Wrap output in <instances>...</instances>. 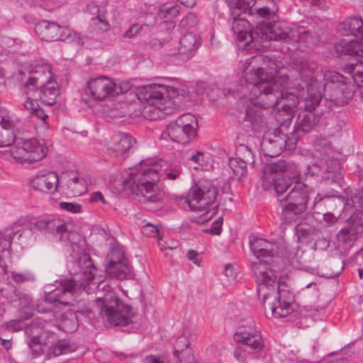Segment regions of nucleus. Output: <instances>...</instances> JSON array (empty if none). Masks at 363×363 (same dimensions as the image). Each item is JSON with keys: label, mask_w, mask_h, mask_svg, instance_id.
Instances as JSON below:
<instances>
[{"label": "nucleus", "mask_w": 363, "mask_h": 363, "mask_svg": "<svg viewBox=\"0 0 363 363\" xmlns=\"http://www.w3.org/2000/svg\"><path fill=\"white\" fill-rule=\"evenodd\" d=\"M316 146L320 152V157L307 166L303 176L296 172V165L287 163L285 160H279L264 166L262 186L266 191H275L280 206L285 201L286 198L282 196L291 185V179H307L309 176L320 178L325 185H331V193L325 196V198L334 196V193L337 192L335 188L340 186L342 181L340 164L334 157L335 152L331 143L325 139H320L316 141Z\"/></svg>", "instance_id": "nucleus-1"}, {"label": "nucleus", "mask_w": 363, "mask_h": 363, "mask_svg": "<svg viewBox=\"0 0 363 363\" xmlns=\"http://www.w3.org/2000/svg\"><path fill=\"white\" fill-rule=\"evenodd\" d=\"M252 60L257 62L262 60L264 62L267 61L268 73L270 74L269 77L264 71L265 68H255L254 66L249 72H246V80L251 83H256L251 89L255 103L261 104L264 108H274L279 104H282L283 109L291 110L295 108L301 98V86L298 85V83L301 82L300 79H296L291 91L284 93L281 84L272 79L273 75L278 73L275 62L269 60V57L262 56L253 57Z\"/></svg>", "instance_id": "nucleus-2"}, {"label": "nucleus", "mask_w": 363, "mask_h": 363, "mask_svg": "<svg viewBox=\"0 0 363 363\" xmlns=\"http://www.w3.org/2000/svg\"><path fill=\"white\" fill-rule=\"evenodd\" d=\"M253 269L257 283V295L265 312L269 311L278 318L291 314L294 311L293 299L286 279L261 263L256 264Z\"/></svg>", "instance_id": "nucleus-3"}, {"label": "nucleus", "mask_w": 363, "mask_h": 363, "mask_svg": "<svg viewBox=\"0 0 363 363\" xmlns=\"http://www.w3.org/2000/svg\"><path fill=\"white\" fill-rule=\"evenodd\" d=\"M130 174V179L133 181L136 194H141L147 201L156 202L160 199L161 193L156 183L164 176L170 180L178 179L182 172L179 164H170L167 162L159 160H143L135 169Z\"/></svg>", "instance_id": "nucleus-4"}, {"label": "nucleus", "mask_w": 363, "mask_h": 363, "mask_svg": "<svg viewBox=\"0 0 363 363\" xmlns=\"http://www.w3.org/2000/svg\"><path fill=\"white\" fill-rule=\"evenodd\" d=\"M92 311L103 317L114 326H125L131 322L133 315L132 308L119 301L118 298L109 286L104 294L98 296L93 303Z\"/></svg>", "instance_id": "nucleus-5"}, {"label": "nucleus", "mask_w": 363, "mask_h": 363, "mask_svg": "<svg viewBox=\"0 0 363 363\" xmlns=\"http://www.w3.org/2000/svg\"><path fill=\"white\" fill-rule=\"evenodd\" d=\"M301 83L300 96L303 99L305 111H313L323 96L321 85L318 80V73L315 71V65L302 62L298 68Z\"/></svg>", "instance_id": "nucleus-6"}, {"label": "nucleus", "mask_w": 363, "mask_h": 363, "mask_svg": "<svg viewBox=\"0 0 363 363\" xmlns=\"http://www.w3.org/2000/svg\"><path fill=\"white\" fill-rule=\"evenodd\" d=\"M218 194V189L209 182L204 181L192 186L186 196L178 197L184 199L190 211L203 212L202 216L203 220L210 219L215 213L209 207L214 204Z\"/></svg>", "instance_id": "nucleus-7"}, {"label": "nucleus", "mask_w": 363, "mask_h": 363, "mask_svg": "<svg viewBox=\"0 0 363 363\" xmlns=\"http://www.w3.org/2000/svg\"><path fill=\"white\" fill-rule=\"evenodd\" d=\"M291 190L284 196L285 201L281 204V218L286 222H291L303 213L307 208L310 194L313 190L298 180Z\"/></svg>", "instance_id": "nucleus-8"}, {"label": "nucleus", "mask_w": 363, "mask_h": 363, "mask_svg": "<svg viewBox=\"0 0 363 363\" xmlns=\"http://www.w3.org/2000/svg\"><path fill=\"white\" fill-rule=\"evenodd\" d=\"M249 70L248 67L244 70L243 79L240 80V88L237 89L235 94L238 97L248 98L250 104L246 108L244 121L250 124L254 131H261L267 127V121L262 113V108L268 109L269 108H264L261 104L255 103V100L253 99L251 89L256 83H251L246 80V72Z\"/></svg>", "instance_id": "nucleus-9"}, {"label": "nucleus", "mask_w": 363, "mask_h": 363, "mask_svg": "<svg viewBox=\"0 0 363 363\" xmlns=\"http://www.w3.org/2000/svg\"><path fill=\"white\" fill-rule=\"evenodd\" d=\"M167 89L164 86L157 84H147L138 87L137 96L143 103H147L143 108V113L146 118L150 120L155 119L159 116L157 111H164L169 101H167Z\"/></svg>", "instance_id": "nucleus-10"}, {"label": "nucleus", "mask_w": 363, "mask_h": 363, "mask_svg": "<svg viewBox=\"0 0 363 363\" xmlns=\"http://www.w3.org/2000/svg\"><path fill=\"white\" fill-rule=\"evenodd\" d=\"M323 79V91L326 100L337 106H343L352 99L353 92L345 82L344 76L335 71H328L324 73Z\"/></svg>", "instance_id": "nucleus-11"}, {"label": "nucleus", "mask_w": 363, "mask_h": 363, "mask_svg": "<svg viewBox=\"0 0 363 363\" xmlns=\"http://www.w3.org/2000/svg\"><path fill=\"white\" fill-rule=\"evenodd\" d=\"M72 274H78L82 272V284L84 290H94L95 289H105L106 286L104 284V277L99 274V269L95 266L90 255L84 251L81 252L76 260L73 262V267L70 268ZM100 292V290H99Z\"/></svg>", "instance_id": "nucleus-12"}, {"label": "nucleus", "mask_w": 363, "mask_h": 363, "mask_svg": "<svg viewBox=\"0 0 363 363\" xmlns=\"http://www.w3.org/2000/svg\"><path fill=\"white\" fill-rule=\"evenodd\" d=\"M234 339L247 354L260 352L264 346L261 333L256 328V324L251 318L242 321L234 335Z\"/></svg>", "instance_id": "nucleus-13"}, {"label": "nucleus", "mask_w": 363, "mask_h": 363, "mask_svg": "<svg viewBox=\"0 0 363 363\" xmlns=\"http://www.w3.org/2000/svg\"><path fill=\"white\" fill-rule=\"evenodd\" d=\"M47 152L48 147L35 138H17L11 150L13 158L20 163L40 161L46 156Z\"/></svg>", "instance_id": "nucleus-14"}, {"label": "nucleus", "mask_w": 363, "mask_h": 363, "mask_svg": "<svg viewBox=\"0 0 363 363\" xmlns=\"http://www.w3.org/2000/svg\"><path fill=\"white\" fill-rule=\"evenodd\" d=\"M22 329H25V334L27 336L26 342L33 357H38L43 353L47 346L39 335V328L35 323H32L29 325H26L21 319L11 320L1 325L0 333L3 334L6 331L17 332Z\"/></svg>", "instance_id": "nucleus-15"}, {"label": "nucleus", "mask_w": 363, "mask_h": 363, "mask_svg": "<svg viewBox=\"0 0 363 363\" xmlns=\"http://www.w3.org/2000/svg\"><path fill=\"white\" fill-rule=\"evenodd\" d=\"M35 32L39 38L45 41H65L69 40L77 45H82L83 40L79 33L65 26L46 20L37 23Z\"/></svg>", "instance_id": "nucleus-16"}, {"label": "nucleus", "mask_w": 363, "mask_h": 363, "mask_svg": "<svg viewBox=\"0 0 363 363\" xmlns=\"http://www.w3.org/2000/svg\"><path fill=\"white\" fill-rule=\"evenodd\" d=\"M197 127L196 117L191 113H185L181 115L174 122L170 123L167 130L169 137L173 141L186 144L196 138Z\"/></svg>", "instance_id": "nucleus-17"}, {"label": "nucleus", "mask_w": 363, "mask_h": 363, "mask_svg": "<svg viewBox=\"0 0 363 363\" xmlns=\"http://www.w3.org/2000/svg\"><path fill=\"white\" fill-rule=\"evenodd\" d=\"M296 143V136H289L281 131H276L264 137L261 148L265 156L274 157L279 155L284 149H294Z\"/></svg>", "instance_id": "nucleus-18"}, {"label": "nucleus", "mask_w": 363, "mask_h": 363, "mask_svg": "<svg viewBox=\"0 0 363 363\" xmlns=\"http://www.w3.org/2000/svg\"><path fill=\"white\" fill-rule=\"evenodd\" d=\"M85 92L94 100L104 101L118 95L122 93V90L113 79L101 76L90 79L86 83Z\"/></svg>", "instance_id": "nucleus-19"}, {"label": "nucleus", "mask_w": 363, "mask_h": 363, "mask_svg": "<svg viewBox=\"0 0 363 363\" xmlns=\"http://www.w3.org/2000/svg\"><path fill=\"white\" fill-rule=\"evenodd\" d=\"M228 6L230 9V11L233 15V18L234 19L231 30L233 33V35L235 39L236 40L238 47L242 49H247L248 46L252 43L253 36L250 30V23L247 21L239 18H237L236 16H239L242 13L245 12L248 6L247 2H245V9L240 11L238 13V8H235L234 9L230 7L228 2L226 1Z\"/></svg>", "instance_id": "nucleus-20"}, {"label": "nucleus", "mask_w": 363, "mask_h": 363, "mask_svg": "<svg viewBox=\"0 0 363 363\" xmlns=\"http://www.w3.org/2000/svg\"><path fill=\"white\" fill-rule=\"evenodd\" d=\"M259 30L260 38L263 39L283 41L292 44L295 28H291L284 21L262 24L259 26Z\"/></svg>", "instance_id": "nucleus-21"}, {"label": "nucleus", "mask_w": 363, "mask_h": 363, "mask_svg": "<svg viewBox=\"0 0 363 363\" xmlns=\"http://www.w3.org/2000/svg\"><path fill=\"white\" fill-rule=\"evenodd\" d=\"M76 286L77 282L73 279H60L57 288L52 291L46 300L56 303L57 306H74Z\"/></svg>", "instance_id": "nucleus-22"}, {"label": "nucleus", "mask_w": 363, "mask_h": 363, "mask_svg": "<svg viewBox=\"0 0 363 363\" xmlns=\"http://www.w3.org/2000/svg\"><path fill=\"white\" fill-rule=\"evenodd\" d=\"M320 119L321 115L314 111H300L296 118L294 130L291 133V136H296L298 140L299 137L315 130L319 124Z\"/></svg>", "instance_id": "nucleus-23"}, {"label": "nucleus", "mask_w": 363, "mask_h": 363, "mask_svg": "<svg viewBox=\"0 0 363 363\" xmlns=\"http://www.w3.org/2000/svg\"><path fill=\"white\" fill-rule=\"evenodd\" d=\"M251 251L256 256L257 261L253 262L252 264V270L254 272V267L257 263H261L264 265L268 269L266 262H268L267 259L274 257L277 252V245L275 242H269L267 240L254 238L250 242Z\"/></svg>", "instance_id": "nucleus-24"}, {"label": "nucleus", "mask_w": 363, "mask_h": 363, "mask_svg": "<svg viewBox=\"0 0 363 363\" xmlns=\"http://www.w3.org/2000/svg\"><path fill=\"white\" fill-rule=\"evenodd\" d=\"M59 183L57 174L51 171L43 170L30 179V186L35 191L46 193L55 190Z\"/></svg>", "instance_id": "nucleus-25"}, {"label": "nucleus", "mask_w": 363, "mask_h": 363, "mask_svg": "<svg viewBox=\"0 0 363 363\" xmlns=\"http://www.w3.org/2000/svg\"><path fill=\"white\" fill-rule=\"evenodd\" d=\"M35 228L52 235H60V240H69L70 233L67 228L65 222L60 218L41 219L35 223Z\"/></svg>", "instance_id": "nucleus-26"}, {"label": "nucleus", "mask_w": 363, "mask_h": 363, "mask_svg": "<svg viewBox=\"0 0 363 363\" xmlns=\"http://www.w3.org/2000/svg\"><path fill=\"white\" fill-rule=\"evenodd\" d=\"M51 67L49 65H42L33 69L25 83L26 87L33 86V89L41 87L53 81Z\"/></svg>", "instance_id": "nucleus-27"}, {"label": "nucleus", "mask_w": 363, "mask_h": 363, "mask_svg": "<svg viewBox=\"0 0 363 363\" xmlns=\"http://www.w3.org/2000/svg\"><path fill=\"white\" fill-rule=\"evenodd\" d=\"M61 180L64 183L67 194L73 196L82 195L86 191L84 180L76 172L63 173L61 176Z\"/></svg>", "instance_id": "nucleus-28"}, {"label": "nucleus", "mask_w": 363, "mask_h": 363, "mask_svg": "<svg viewBox=\"0 0 363 363\" xmlns=\"http://www.w3.org/2000/svg\"><path fill=\"white\" fill-rule=\"evenodd\" d=\"M21 226V224L18 222L13 223L10 228L6 229L5 232H0V252H4L8 247H10L11 240L14 238V237L19 233L18 238H21L22 235L21 230L18 229V227ZM0 268L1 269V272L4 274H7V266L2 258V256L0 255Z\"/></svg>", "instance_id": "nucleus-29"}, {"label": "nucleus", "mask_w": 363, "mask_h": 363, "mask_svg": "<svg viewBox=\"0 0 363 363\" xmlns=\"http://www.w3.org/2000/svg\"><path fill=\"white\" fill-rule=\"evenodd\" d=\"M294 33L292 48L287 47L288 50H298L301 45L311 48L319 42V38L316 35L302 28H295Z\"/></svg>", "instance_id": "nucleus-30"}, {"label": "nucleus", "mask_w": 363, "mask_h": 363, "mask_svg": "<svg viewBox=\"0 0 363 363\" xmlns=\"http://www.w3.org/2000/svg\"><path fill=\"white\" fill-rule=\"evenodd\" d=\"M200 46V42L197 40L196 34L187 33L184 34L179 41L178 55L183 60H188L195 54Z\"/></svg>", "instance_id": "nucleus-31"}, {"label": "nucleus", "mask_w": 363, "mask_h": 363, "mask_svg": "<svg viewBox=\"0 0 363 363\" xmlns=\"http://www.w3.org/2000/svg\"><path fill=\"white\" fill-rule=\"evenodd\" d=\"M135 140L128 134L119 133L113 137L112 145L108 148L110 154L121 156L128 151L135 143Z\"/></svg>", "instance_id": "nucleus-32"}, {"label": "nucleus", "mask_w": 363, "mask_h": 363, "mask_svg": "<svg viewBox=\"0 0 363 363\" xmlns=\"http://www.w3.org/2000/svg\"><path fill=\"white\" fill-rule=\"evenodd\" d=\"M341 30L345 35H353L363 41V20L360 17H350L342 25Z\"/></svg>", "instance_id": "nucleus-33"}, {"label": "nucleus", "mask_w": 363, "mask_h": 363, "mask_svg": "<svg viewBox=\"0 0 363 363\" xmlns=\"http://www.w3.org/2000/svg\"><path fill=\"white\" fill-rule=\"evenodd\" d=\"M0 291L2 296H4L7 299H10V302L13 306L16 307L19 311L24 309L30 311L33 307L32 298L28 294L20 293L18 295L16 294V298L12 299L11 297L9 298L7 294L4 293V289H0ZM26 316L24 319H28L32 315L30 311L26 312Z\"/></svg>", "instance_id": "nucleus-34"}, {"label": "nucleus", "mask_w": 363, "mask_h": 363, "mask_svg": "<svg viewBox=\"0 0 363 363\" xmlns=\"http://www.w3.org/2000/svg\"><path fill=\"white\" fill-rule=\"evenodd\" d=\"M40 88V99L42 103L47 106L55 104L60 94L59 86L57 82L53 80Z\"/></svg>", "instance_id": "nucleus-35"}, {"label": "nucleus", "mask_w": 363, "mask_h": 363, "mask_svg": "<svg viewBox=\"0 0 363 363\" xmlns=\"http://www.w3.org/2000/svg\"><path fill=\"white\" fill-rule=\"evenodd\" d=\"M75 349V345L70 344L69 341L66 340H60L49 348L48 359H50L52 357H57L61 354L72 352L74 351Z\"/></svg>", "instance_id": "nucleus-36"}, {"label": "nucleus", "mask_w": 363, "mask_h": 363, "mask_svg": "<svg viewBox=\"0 0 363 363\" xmlns=\"http://www.w3.org/2000/svg\"><path fill=\"white\" fill-rule=\"evenodd\" d=\"M79 327V321L77 314L73 311L65 313L60 322L61 330L67 333L74 332Z\"/></svg>", "instance_id": "nucleus-37"}, {"label": "nucleus", "mask_w": 363, "mask_h": 363, "mask_svg": "<svg viewBox=\"0 0 363 363\" xmlns=\"http://www.w3.org/2000/svg\"><path fill=\"white\" fill-rule=\"evenodd\" d=\"M357 231L354 226L350 225L342 228L337 235V241L347 247H350L357 240Z\"/></svg>", "instance_id": "nucleus-38"}, {"label": "nucleus", "mask_w": 363, "mask_h": 363, "mask_svg": "<svg viewBox=\"0 0 363 363\" xmlns=\"http://www.w3.org/2000/svg\"><path fill=\"white\" fill-rule=\"evenodd\" d=\"M345 72L348 73L354 84L358 87L363 86V62L359 61L355 64H351L345 68Z\"/></svg>", "instance_id": "nucleus-39"}, {"label": "nucleus", "mask_w": 363, "mask_h": 363, "mask_svg": "<svg viewBox=\"0 0 363 363\" xmlns=\"http://www.w3.org/2000/svg\"><path fill=\"white\" fill-rule=\"evenodd\" d=\"M23 106L32 116H35L37 118L45 122L48 118V115L45 111L40 107L37 101L28 98L23 104Z\"/></svg>", "instance_id": "nucleus-40"}, {"label": "nucleus", "mask_w": 363, "mask_h": 363, "mask_svg": "<svg viewBox=\"0 0 363 363\" xmlns=\"http://www.w3.org/2000/svg\"><path fill=\"white\" fill-rule=\"evenodd\" d=\"M228 164L236 179L240 182L242 181L247 172V164L235 158H230Z\"/></svg>", "instance_id": "nucleus-41"}, {"label": "nucleus", "mask_w": 363, "mask_h": 363, "mask_svg": "<svg viewBox=\"0 0 363 363\" xmlns=\"http://www.w3.org/2000/svg\"><path fill=\"white\" fill-rule=\"evenodd\" d=\"M106 270L109 274H111L116 278L121 280L126 279L131 273V269L128 261L125 262H121L115 267H113L111 269H106Z\"/></svg>", "instance_id": "nucleus-42"}, {"label": "nucleus", "mask_w": 363, "mask_h": 363, "mask_svg": "<svg viewBox=\"0 0 363 363\" xmlns=\"http://www.w3.org/2000/svg\"><path fill=\"white\" fill-rule=\"evenodd\" d=\"M11 278L16 284H23L27 282H33L35 281L34 273L29 270L18 272L13 270L10 272Z\"/></svg>", "instance_id": "nucleus-43"}, {"label": "nucleus", "mask_w": 363, "mask_h": 363, "mask_svg": "<svg viewBox=\"0 0 363 363\" xmlns=\"http://www.w3.org/2000/svg\"><path fill=\"white\" fill-rule=\"evenodd\" d=\"M235 159L243 161L245 164H252L254 162V156L252 150L245 145H240L236 149Z\"/></svg>", "instance_id": "nucleus-44"}, {"label": "nucleus", "mask_w": 363, "mask_h": 363, "mask_svg": "<svg viewBox=\"0 0 363 363\" xmlns=\"http://www.w3.org/2000/svg\"><path fill=\"white\" fill-rule=\"evenodd\" d=\"M108 256L110 260L107 264L106 269H111L113 267H115L121 262H125L128 261L125 257L123 250L119 248H113Z\"/></svg>", "instance_id": "nucleus-45"}, {"label": "nucleus", "mask_w": 363, "mask_h": 363, "mask_svg": "<svg viewBox=\"0 0 363 363\" xmlns=\"http://www.w3.org/2000/svg\"><path fill=\"white\" fill-rule=\"evenodd\" d=\"M13 128H0V147H7L13 143H15L16 138L13 134Z\"/></svg>", "instance_id": "nucleus-46"}, {"label": "nucleus", "mask_w": 363, "mask_h": 363, "mask_svg": "<svg viewBox=\"0 0 363 363\" xmlns=\"http://www.w3.org/2000/svg\"><path fill=\"white\" fill-rule=\"evenodd\" d=\"M179 13V7L178 5H169L165 4L158 10V16L161 18H171L177 16Z\"/></svg>", "instance_id": "nucleus-47"}, {"label": "nucleus", "mask_w": 363, "mask_h": 363, "mask_svg": "<svg viewBox=\"0 0 363 363\" xmlns=\"http://www.w3.org/2000/svg\"><path fill=\"white\" fill-rule=\"evenodd\" d=\"M189 341L185 336L179 337L174 345V356L184 353L186 348H190Z\"/></svg>", "instance_id": "nucleus-48"}, {"label": "nucleus", "mask_w": 363, "mask_h": 363, "mask_svg": "<svg viewBox=\"0 0 363 363\" xmlns=\"http://www.w3.org/2000/svg\"><path fill=\"white\" fill-rule=\"evenodd\" d=\"M269 4L271 6L268 5L257 9L259 16L267 18L274 13V11L276 10L275 3L272 0H270Z\"/></svg>", "instance_id": "nucleus-49"}, {"label": "nucleus", "mask_w": 363, "mask_h": 363, "mask_svg": "<svg viewBox=\"0 0 363 363\" xmlns=\"http://www.w3.org/2000/svg\"><path fill=\"white\" fill-rule=\"evenodd\" d=\"M59 206L61 209L74 213H79L82 210V206L76 203L60 202Z\"/></svg>", "instance_id": "nucleus-50"}, {"label": "nucleus", "mask_w": 363, "mask_h": 363, "mask_svg": "<svg viewBox=\"0 0 363 363\" xmlns=\"http://www.w3.org/2000/svg\"><path fill=\"white\" fill-rule=\"evenodd\" d=\"M143 233L150 237H157L159 239L161 237L158 228L151 223H147L143 226Z\"/></svg>", "instance_id": "nucleus-51"}, {"label": "nucleus", "mask_w": 363, "mask_h": 363, "mask_svg": "<svg viewBox=\"0 0 363 363\" xmlns=\"http://www.w3.org/2000/svg\"><path fill=\"white\" fill-rule=\"evenodd\" d=\"M13 128V121L10 120V117L6 111H0V128Z\"/></svg>", "instance_id": "nucleus-52"}, {"label": "nucleus", "mask_w": 363, "mask_h": 363, "mask_svg": "<svg viewBox=\"0 0 363 363\" xmlns=\"http://www.w3.org/2000/svg\"><path fill=\"white\" fill-rule=\"evenodd\" d=\"M158 245L162 251H164L166 250H174L177 249L178 243L174 240H172L170 242H164L163 241L162 238L160 237Z\"/></svg>", "instance_id": "nucleus-53"}, {"label": "nucleus", "mask_w": 363, "mask_h": 363, "mask_svg": "<svg viewBox=\"0 0 363 363\" xmlns=\"http://www.w3.org/2000/svg\"><path fill=\"white\" fill-rule=\"evenodd\" d=\"M141 28H142V26H139L138 24H133V25H132L128 28V30H127L123 33V38H129V39L133 38L134 36H135L139 33V31L141 30Z\"/></svg>", "instance_id": "nucleus-54"}, {"label": "nucleus", "mask_w": 363, "mask_h": 363, "mask_svg": "<svg viewBox=\"0 0 363 363\" xmlns=\"http://www.w3.org/2000/svg\"><path fill=\"white\" fill-rule=\"evenodd\" d=\"M338 218L332 213H325L323 214V222L325 223V226L328 227L335 225L337 221Z\"/></svg>", "instance_id": "nucleus-55"}, {"label": "nucleus", "mask_w": 363, "mask_h": 363, "mask_svg": "<svg viewBox=\"0 0 363 363\" xmlns=\"http://www.w3.org/2000/svg\"><path fill=\"white\" fill-rule=\"evenodd\" d=\"M145 363H169L164 356L148 355L145 358Z\"/></svg>", "instance_id": "nucleus-56"}, {"label": "nucleus", "mask_w": 363, "mask_h": 363, "mask_svg": "<svg viewBox=\"0 0 363 363\" xmlns=\"http://www.w3.org/2000/svg\"><path fill=\"white\" fill-rule=\"evenodd\" d=\"M196 23V16L193 13H190L186 16L181 21V24L182 26H187L189 27L194 26Z\"/></svg>", "instance_id": "nucleus-57"}, {"label": "nucleus", "mask_w": 363, "mask_h": 363, "mask_svg": "<svg viewBox=\"0 0 363 363\" xmlns=\"http://www.w3.org/2000/svg\"><path fill=\"white\" fill-rule=\"evenodd\" d=\"M203 154L201 152L197 151L195 154L191 155L188 160L196 164H201L203 162Z\"/></svg>", "instance_id": "nucleus-58"}, {"label": "nucleus", "mask_w": 363, "mask_h": 363, "mask_svg": "<svg viewBox=\"0 0 363 363\" xmlns=\"http://www.w3.org/2000/svg\"><path fill=\"white\" fill-rule=\"evenodd\" d=\"M93 21H95V25L100 23L101 26L100 27L101 30L106 31L109 29V24L107 21L102 19L99 16H98L96 18H93Z\"/></svg>", "instance_id": "nucleus-59"}, {"label": "nucleus", "mask_w": 363, "mask_h": 363, "mask_svg": "<svg viewBox=\"0 0 363 363\" xmlns=\"http://www.w3.org/2000/svg\"><path fill=\"white\" fill-rule=\"evenodd\" d=\"M245 350L242 349V346H240L236 348L234 351V357L239 362H242L245 359Z\"/></svg>", "instance_id": "nucleus-60"}, {"label": "nucleus", "mask_w": 363, "mask_h": 363, "mask_svg": "<svg viewBox=\"0 0 363 363\" xmlns=\"http://www.w3.org/2000/svg\"><path fill=\"white\" fill-rule=\"evenodd\" d=\"M99 201H101L102 203H106L104 197L101 192L96 191V192L92 193L91 196L90 197V201L91 202H96Z\"/></svg>", "instance_id": "nucleus-61"}, {"label": "nucleus", "mask_w": 363, "mask_h": 363, "mask_svg": "<svg viewBox=\"0 0 363 363\" xmlns=\"http://www.w3.org/2000/svg\"><path fill=\"white\" fill-rule=\"evenodd\" d=\"M199 253L196 250H189L187 253V257L189 260L192 261L195 264L199 265V261L198 260Z\"/></svg>", "instance_id": "nucleus-62"}, {"label": "nucleus", "mask_w": 363, "mask_h": 363, "mask_svg": "<svg viewBox=\"0 0 363 363\" xmlns=\"http://www.w3.org/2000/svg\"><path fill=\"white\" fill-rule=\"evenodd\" d=\"M213 225L214 226L211 230V233L214 235H220L221 232L222 221L217 220L214 222Z\"/></svg>", "instance_id": "nucleus-63"}, {"label": "nucleus", "mask_w": 363, "mask_h": 363, "mask_svg": "<svg viewBox=\"0 0 363 363\" xmlns=\"http://www.w3.org/2000/svg\"><path fill=\"white\" fill-rule=\"evenodd\" d=\"M0 345L6 350L11 348L13 342L11 339H4L0 337Z\"/></svg>", "instance_id": "nucleus-64"}]
</instances>
